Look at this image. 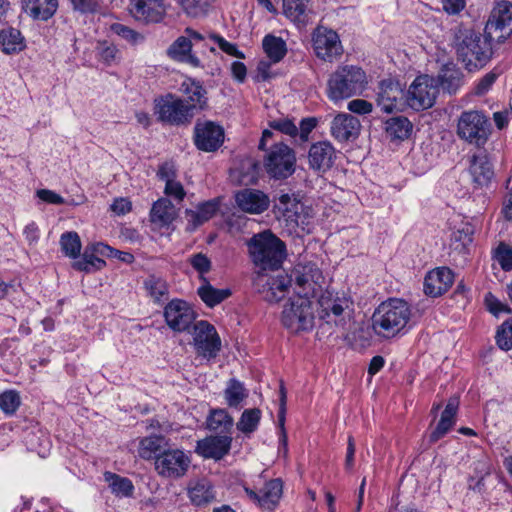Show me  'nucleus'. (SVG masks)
Returning <instances> with one entry per match:
<instances>
[{
    "mask_svg": "<svg viewBox=\"0 0 512 512\" xmlns=\"http://www.w3.org/2000/svg\"><path fill=\"white\" fill-rule=\"evenodd\" d=\"M411 318L409 304L398 298L382 302L372 315V328L381 338L390 339L402 333Z\"/></svg>",
    "mask_w": 512,
    "mask_h": 512,
    "instance_id": "nucleus-1",
    "label": "nucleus"
},
{
    "mask_svg": "<svg viewBox=\"0 0 512 512\" xmlns=\"http://www.w3.org/2000/svg\"><path fill=\"white\" fill-rule=\"evenodd\" d=\"M491 41L486 34L482 37L472 29L458 28L454 34L453 44L458 58L469 71H472L483 67L490 60Z\"/></svg>",
    "mask_w": 512,
    "mask_h": 512,
    "instance_id": "nucleus-2",
    "label": "nucleus"
},
{
    "mask_svg": "<svg viewBox=\"0 0 512 512\" xmlns=\"http://www.w3.org/2000/svg\"><path fill=\"white\" fill-rule=\"evenodd\" d=\"M252 262L262 269H277L286 255V247L271 231L255 234L247 243Z\"/></svg>",
    "mask_w": 512,
    "mask_h": 512,
    "instance_id": "nucleus-3",
    "label": "nucleus"
},
{
    "mask_svg": "<svg viewBox=\"0 0 512 512\" xmlns=\"http://www.w3.org/2000/svg\"><path fill=\"white\" fill-rule=\"evenodd\" d=\"M366 83V74L361 68L341 66L330 75L327 94L332 101H340L360 94Z\"/></svg>",
    "mask_w": 512,
    "mask_h": 512,
    "instance_id": "nucleus-4",
    "label": "nucleus"
},
{
    "mask_svg": "<svg viewBox=\"0 0 512 512\" xmlns=\"http://www.w3.org/2000/svg\"><path fill=\"white\" fill-rule=\"evenodd\" d=\"M313 303L300 292L289 297L281 313V323L292 333L310 331L314 326Z\"/></svg>",
    "mask_w": 512,
    "mask_h": 512,
    "instance_id": "nucleus-5",
    "label": "nucleus"
},
{
    "mask_svg": "<svg viewBox=\"0 0 512 512\" xmlns=\"http://www.w3.org/2000/svg\"><path fill=\"white\" fill-rule=\"evenodd\" d=\"M491 133L489 118L478 110H468L461 113L457 122V135L466 142L483 146Z\"/></svg>",
    "mask_w": 512,
    "mask_h": 512,
    "instance_id": "nucleus-6",
    "label": "nucleus"
},
{
    "mask_svg": "<svg viewBox=\"0 0 512 512\" xmlns=\"http://www.w3.org/2000/svg\"><path fill=\"white\" fill-rule=\"evenodd\" d=\"M154 111L159 121L174 126L190 124L195 115L193 108L172 93L156 98Z\"/></svg>",
    "mask_w": 512,
    "mask_h": 512,
    "instance_id": "nucleus-7",
    "label": "nucleus"
},
{
    "mask_svg": "<svg viewBox=\"0 0 512 512\" xmlns=\"http://www.w3.org/2000/svg\"><path fill=\"white\" fill-rule=\"evenodd\" d=\"M296 155L292 148L283 143L273 145L264 157L267 174L274 179L282 180L295 172Z\"/></svg>",
    "mask_w": 512,
    "mask_h": 512,
    "instance_id": "nucleus-8",
    "label": "nucleus"
},
{
    "mask_svg": "<svg viewBox=\"0 0 512 512\" xmlns=\"http://www.w3.org/2000/svg\"><path fill=\"white\" fill-rule=\"evenodd\" d=\"M192 340L196 354L205 359H214L221 351V338L216 328L207 321L201 320L194 324Z\"/></svg>",
    "mask_w": 512,
    "mask_h": 512,
    "instance_id": "nucleus-9",
    "label": "nucleus"
},
{
    "mask_svg": "<svg viewBox=\"0 0 512 512\" xmlns=\"http://www.w3.org/2000/svg\"><path fill=\"white\" fill-rule=\"evenodd\" d=\"M438 94L436 80L429 75L418 76L405 94V102L414 110L430 108Z\"/></svg>",
    "mask_w": 512,
    "mask_h": 512,
    "instance_id": "nucleus-10",
    "label": "nucleus"
},
{
    "mask_svg": "<svg viewBox=\"0 0 512 512\" xmlns=\"http://www.w3.org/2000/svg\"><path fill=\"white\" fill-rule=\"evenodd\" d=\"M512 32V4L499 1L492 9L485 26V34L498 43L503 42Z\"/></svg>",
    "mask_w": 512,
    "mask_h": 512,
    "instance_id": "nucleus-11",
    "label": "nucleus"
},
{
    "mask_svg": "<svg viewBox=\"0 0 512 512\" xmlns=\"http://www.w3.org/2000/svg\"><path fill=\"white\" fill-rule=\"evenodd\" d=\"M258 292L269 303H277L289 294L292 278L284 272L260 274L255 280Z\"/></svg>",
    "mask_w": 512,
    "mask_h": 512,
    "instance_id": "nucleus-12",
    "label": "nucleus"
},
{
    "mask_svg": "<svg viewBox=\"0 0 512 512\" xmlns=\"http://www.w3.org/2000/svg\"><path fill=\"white\" fill-rule=\"evenodd\" d=\"M190 463L189 455L183 450L166 449L156 456L155 469L162 477L178 479L186 474Z\"/></svg>",
    "mask_w": 512,
    "mask_h": 512,
    "instance_id": "nucleus-13",
    "label": "nucleus"
},
{
    "mask_svg": "<svg viewBox=\"0 0 512 512\" xmlns=\"http://www.w3.org/2000/svg\"><path fill=\"white\" fill-rule=\"evenodd\" d=\"M312 42L316 56L324 61H333L343 52L338 34L323 26L314 30Z\"/></svg>",
    "mask_w": 512,
    "mask_h": 512,
    "instance_id": "nucleus-14",
    "label": "nucleus"
},
{
    "mask_svg": "<svg viewBox=\"0 0 512 512\" xmlns=\"http://www.w3.org/2000/svg\"><path fill=\"white\" fill-rule=\"evenodd\" d=\"M169 7L167 0H131L129 11L135 20L149 24L161 22Z\"/></svg>",
    "mask_w": 512,
    "mask_h": 512,
    "instance_id": "nucleus-15",
    "label": "nucleus"
},
{
    "mask_svg": "<svg viewBox=\"0 0 512 512\" xmlns=\"http://www.w3.org/2000/svg\"><path fill=\"white\" fill-rule=\"evenodd\" d=\"M376 102L382 112L400 111L405 103V93L402 85L392 79L382 80L379 84Z\"/></svg>",
    "mask_w": 512,
    "mask_h": 512,
    "instance_id": "nucleus-16",
    "label": "nucleus"
},
{
    "mask_svg": "<svg viewBox=\"0 0 512 512\" xmlns=\"http://www.w3.org/2000/svg\"><path fill=\"white\" fill-rule=\"evenodd\" d=\"M289 277L292 278L295 289H299L297 292L307 297L314 294L316 286L319 285L323 279L320 269L316 264L311 262L298 263L295 265Z\"/></svg>",
    "mask_w": 512,
    "mask_h": 512,
    "instance_id": "nucleus-17",
    "label": "nucleus"
},
{
    "mask_svg": "<svg viewBox=\"0 0 512 512\" xmlns=\"http://www.w3.org/2000/svg\"><path fill=\"white\" fill-rule=\"evenodd\" d=\"M164 317L172 330L182 332L193 323L195 313L187 302L174 299L165 306Z\"/></svg>",
    "mask_w": 512,
    "mask_h": 512,
    "instance_id": "nucleus-18",
    "label": "nucleus"
},
{
    "mask_svg": "<svg viewBox=\"0 0 512 512\" xmlns=\"http://www.w3.org/2000/svg\"><path fill=\"white\" fill-rule=\"evenodd\" d=\"M319 305L321 307L324 315L322 317H327V322H330L334 317V322L336 325L344 326L346 317L350 318V312L352 310V301L343 295H323L319 300Z\"/></svg>",
    "mask_w": 512,
    "mask_h": 512,
    "instance_id": "nucleus-19",
    "label": "nucleus"
},
{
    "mask_svg": "<svg viewBox=\"0 0 512 512\" xmlns=\"http://www.w3.org/2000/svg\"><path fill=\"white\" fill-rule=\"evenodd\" d=\"M235 202L241 211L254 215L265 212L270 206L269 196L261 190L252 188L238 191Z\"/></svg>",
    "mask_w": 512,
    "mask_h": 512,
    "instance_id": "nucleus-20",
    "label": "nucleus"
},
{
    "mask_svg": "<svg viewBox=\"0 0 512 512\" xmlns=\"http://www.w3.org/2000/svg\"><path fill=\"white\" fill-rule=\"evenodd\" d=\"M224 140V131L221 126L207 121L195 126V145L206 152L217 150Z\"/></svg>",
    "mask_w": 512,
    "mask_h": 512,
    "instance_id": "nucleus-21",
    "label": "nucleus"
},
{
    "mask_svg": "<svg viewBox=\"0 0 512 512\" xmlns=\"http://www.w3.org/2000/svg\"><path fill=\"white\" fill-rule=\"evenodd\" d=\"M454 282V274L447 267H438L427 273L424 279V292L431 297L445 293Z\"/></svg>",
    "mask_w": 512,
    "mask_h": 512,
    "instance_id": "nucleus-22",
    "label": "nucleus"
},
{
    "mask_svg": "<svg viewBox=\"0 0 512 512\" xmlns=\"http://www.w3.org/2000/svg\"><path fill=\"white\" fill-rule=\"evenodd\" d=\"M337 157L336 150L330 142L321 141L314 143L308 154L310 167L318 172L329 170Z\"/></svg>",
    "mask_w": 512,
    "mask_h": 512,
    "instance_id": "nucleus-23",
    "label": "nucleus"
},
{
    "mask_svg": "<svg viewBox=\"0 0 512 512\" xmlns=\"http://www.w3.org/2000/svg\"><path fill=\"white\" fill-rule=\"evenodd\" d=\"M232 438L230 435L206 437L198 441L197 451L205 458L219 460L230 450Z\"/></svg>",
    "mask_w": 512,
    "mask_h": 512,
    "instance_id": "nucleus-24",
    "label": "nucleus"
},
{
    "mask_svg": "<svg viewBox=\"0 0 512 512\" xmlns=\"http://www.w3.org/2000/svg\"><path fill=\"white\" fill-rule=\"evenodd\" d=\"M331 134L340 141H348L356 138L360 131V122L358 118L351 114H338L331 122Z\"/></svg>",
    "mask_w": 512,
    "mask_h": 512,
    "instance_id": "nucleus-25",
    "label": "nucleus"
},
{
    "mask_svg": "<svg viewBox=\"0 0 512 512\" xmlns=\"http://www.w3.org/2000/svg\"><path fill=\"white\" fill-rule=\"evenodd\" d=\"M220 202L218 199H211L200 203L195 209L185 211V218L189 230H195L208 220H210L219 210Z\"/></svg>",
    "mask_w": 512,
    "mask_h": 512,
    "instance_id": "nucleus-26",
    "label": "nucleus"
},
{
    "mask_svg": "<svg viewBox=\"0 0 512 512\" xmlns=\"http://www.w3.org/2000/svg\"><path fill=\"white\" fill-rule=\"evenodd\" d=\"M180 91L185 95L183 100L193 108L194 114L206 108L207 92L199 82L187 78L182 82Z\"/></svg>",
    "mask_w": 512,
    "mask_h": 512,
    "instance_id": "nucleus-27",
    "label": "nucleus"
},
{
    "mask_svg": "<svg viewBox=\"0 0 512 512\" xmlns=\"http://www.w3.org/2000/svg\"><path fill=\"white\" fill-rule=\"evenodd\" d=\"M275 208L286 222L298 225L303 204L295 194H281L276 200Z\"/></svg>",
    "mask_w": 512,
    "mask_h": 512,
    "instance_id": "nucleus-28",
    "label": "nucleus"
},
{
    "mask_svg": "<svg viewBox=\"0 0 512 512\" xmlns=\"http://www.w3.org/2000/svg\"><path fill=\"white\" fill-rule=\"evenodd\" d=\"M458 399L450 398L445 409L441 413L440 420L430 434V442L435 443L444 437L455 425Z\"/></svg>",
    "mask_w": 512,
    "mask_h": 512,
    "instance_id": "nucleus-29",
    "label": "nucleus"
},
{
    "mask_svg": "<svg viewBox=\"0 0 512 512\" xmlns=\"http://www.w3.org/2000/svg\"><path fill=\"white\" fill-rule=\"evenodd\" d=\"M435 80L438 90L441 88L444 92L455 94L462 86L463 74L454 64L449 63L442 66Z\"/></svg>",
    "mask_w": 512,
    "mask_h": 512,
    "instance_id": "nucleus-30",
    "label": "nucleus"
},
{
    "mask_svg": "<svg viewBox=\"0 0 512 512\" xmlns=\"http://www.w3.org/2000/svg\"><path fill=\"white\" fill-rule=\"evenodd\" d=\"M24 11L35 20L47 21L57 11V0H22Z\"/></svg>",
    "mask_w": 512,
    "mask_h": 512,
    "instance_id": "nucleus-31",
    "label": "nucleus"
},
{
    "mask_svg": "<svg viewBox=\"0 0 512 512\" xmlns=\"http://www.w3.org/2000/svg\"><path fill=\"white\" fill-rule=\"evenodd\" d=\"M188 497L195 506H206L216 498L213 486L207 479L191 482L188 487Z\"/></svg>",
    "mask_w": 512,
    "mask_h": 512,
    "instance_id": "nucleus-32",
    "label": "nucleus"
},
{
    "mask_svg": "<svg viewBox=\"0 0 512 512\" xmlns=\"http://www.w3.org/2000/svg\"><path fill=\"white\" fill-rule=\"evenodd\" d=\"M469 170L473 181L479 186L488 184L493 176L492 165L485 153L472 156Z\"/></svg>",
    "mask_w": 512,
    "mask_h": 512,
    "instance_id": "nucleus-33",
    "label": "nucleus"
},
{
    "mask_svg": "<svg viewBox=\"0 0 512 512\" xmlns=\"http://www.w3.org/2000/svg\"><path fill=\"white\" fill-rule=\"evenodd\" d=\"M191 50L192 40H189L186 36H180L168 48V55L174 60L198 67L200 66V60L191 53Z\"/></svg>",
    "mask_w": 512,
    "mask_h": 512,
    "instance_id": "nucleus-34",
    "label": "nucleus"
},
{
    "mask_svg": "<svg viewBox=\"0 0 512 512\" xmlns=\"http://www.w3.org/2000/svg\"><path fill=\"white\" fill-rule=\"evenodd\" d=\"M176 218V208L167 198L156 201L150 212L151 222L160 226H168Z\"/></svg>",
    "mask_w": 512,
    "mask_h": 512,
    "instance_id": "nucleus-35",
    "label": "nucleus"
},
{
    "mask_svg": "<svg viewBox=\"0 0 512 512\" xmlns=\"http://www.w3.org/2000/svg\"><path fill=\"white\" fill-rule=\"evenodd\" d=\"M283 484L280 479L268 481L260 493V507L267 510L274 509L282 496Z\"/></svg>",
    "mask_w": 512,
    "mask_h": 512,
    "instance_id": "nucleus-36",
    "label": "nucleus"
},
{
    "mask_svg": "<svg viewBox=\"0 0 512 512\" xmlns=\"http://www.w3.org/2000/svg\"><path fill=\"white\" fill-rule=\"evenodd\" d=\"M103 476L112 494H114L116 497H132L134 493V485L129 478L122 477L116 473L109 471H106Z\"/></svg>",
    "mask_w": 512,
    "mask_h": 512,
    "instance_id": "nucleus-37",
    "label": "nucleus"
},
{
    "mask_svg": "<svg viewBox=\"0 0 512 512\" xmlns=\"http://www.w3.org/2000/svg\"><path fill=\"white\" fill-rule=\"evenodd\" d=\"M25 42L21 32L16 28L0 31V48L6 54H13L24 49Z\"/></svg>",
    "mask_w": 512,
    "mask_h": 512,
    "instance_id": "nucleus-38",
    "label": "nucleus"
},
{
    "mask_svg": "<svg viewBox=\"0 0 512 512\" xmlns=\"http://www.w3.org/2000/svg\"><path fill=\"white\" fill-rule=\"evenodd\" d=\"M167 446L168 443L165 437L152 435L140 441L138 453L141 458L149 460L153 457L156 458L163 450H166Z\"/></svg>",
    "mask_w": 512,
    "mask_h": 512,
    "instance_id": "nucleus-39",
    "label": "nucleus"
},
{
    "mask_svg": "<svg viewBox=\"0 0 512 512\" xmlns=\"http://www.w3.org/2000/svg\"><path fill=\"white\" fill-rule=\"evenodd\" d=\"M385 131L392 139L404 140L409 137L412 124L406 117H392L385 122Z\"/></svg>",
    "mask_w": 512,
    "mask_h": 512,
    "instance_id": "nucleus-40",
    "label": "nucleus"
},
{
    "mask_svg": "<svg viewBox=\"0 0 512 512\" xmlns=\"http://www.w3.org/2000/svg\"><path fill=\"white\" fill-rule=\"evenodd\" d=\"M267 57L273 62H280L287 53L286 42L281 37L267 35L262 42Z\"/></svg>",
    "mask_w": 512,
    "mask_h": 512,
    "instance_id": "nucleus-41",
    "label": "nucleus"
},
{
    "mask_svg": "<svg viewBox=\"0 0 512 512\" xmlns=\"http://www.w3.org/2000/svg\"><path fill=\"white\" fill-rule=\"evenodd\" d=\"M215 0H176L183 13L191 18H201L208 14Z\"/></svg>",
    "mask_w": 512,
    "mask_h": 512,
    "instance_id": "nucleus-42",
    "label": "nucleus"
},
{
    "mask_svg": "<svg viewBox=\"0 0 512 512\" xmlns=\"http://www.w3.org/2000/svg\"><path fill=\"white\" fill-rule=\"evenodd\" d=\"M197 293L201 300L211 308L220 304L231 295V291L229 289H217L208 282L201 285L198 288Z\"/></svg>",
    "mask_w": 512,
    "mask_h": 512,
    "instance_id": "nucleus-43",
    "label": "nucleus"
},
{
    "mask_svg": "<svg viewBox=\"0 0 512 512\" xmlns=\"http://www.w3.org/2000/svg\"><path fill=\"white\" fill-rule=\"evenodd\" d=\"M259 164L252 158H245L241 161L240 167L237 168L233 174H237L239 184L249 185L253 184L258 179Z\"/></svg>",
    "mask_w": 512,
    "mask_h": 512,
    "instance_id": "nucleus-44",
    "label": "nucleus"
},
{
    "mask_svg": "<svg viewBox=\"0 0 512 512\" xmlns=\"http://www.w3.org/2000/svg\"><path fill=\"white\" fill-rule=\"evenodd\" d=\"M208 428L221 433H229L233 418L224 409H215L207 419Z\"/></svg>",
    "mask_w": 512,
    "mask_h": 512,
    "instance_id": "nucleus-45",
    "label": "nucleus"
},
{
    "mask_svg": "<svg viewBox=\"0 0 512 512\" xmlns=\"http://www.w3.org/2000/svg\"><path fill=\"white\" fill-rule=\"evenodd\" d=\"M62 252L70 258L76 259L80 256L82 244L79 235L74 232H65L60 237Z\"/></svg>",
    "mask_w": 512,
    "mask_h": 512,
    "instance_id": "nucleus-46",
    "label": "nucleus"
},
{
    "mask_svg": "<svg viewBox=\"0 0 512 512\" xmlns=\"http://www.w3.org/2000/svg\"><path fill=\"white\" fill-rule=\"evenodd\" d=\"M473 471L474 476H471L470 481H473L474 478H477V481L475 484H470L469 487L474 491L482 492L484 487V478L491 473L490 461L485 457L478 459L473 463Z\"/></svg>",
    "mask_w": 512,
    "mask_h": 512,
    "instance_id": "nucleus-47",
    "label": "nucleus"
},
{
    "mask_svg": "<svg viewBox=\"0 0 512 512\" xmlns=\"http://www.w3.org/2000/svg\"><path fill=\"white\" fill-rule=\"evenodd\" d=\"M28 449L37 452L41 457H44L50 450L51 444L48 437L40 430L37 432H30L25 437Z\"/></svg>",
    "mask_w": 512,
    "mask_h": 512,
    "instance_id": "nucleus-48",
    "label": "nucleus"
},
{
    "mask_svg": "<svg viewBox=\"0 0 512 512\" xmlns=\"http://www.w3.org/2000/svg\"><path fill=\"white\" fill-rule=\"evenodd\" d=\"M454 223V231L452 233L451 239L454 242H459L463 247L470 244L473 240L472 236L474 234V227L471 223L461 220L459 224L455 220Z\"/></svg>",
    "mask_w": 512,
    "mask_h": 512,
    "instance_id": "nucleus-49",
    "label": "nucleus"
},
{
    "mask_svg": "<svg viewBox=\"0 0 512 512\" xmlns=\"http://www.w3.org/2000/svg\"><path fill=\"white\" fill-rule=\"evenodd\" d=\"M261 411L257 408L245 410L237 423V428L243 433H251L258 427Z\"/></svg>",
    "mask_w": 512,
    "mask_h": 512,
    "instance_id": "nucleus-50",
    "label": "nucleus"
},
{
    "mask_svg": "<svg viewBox=\"0 0 512 512\" xmlns=\"http://www.w3.org/2000/svg\"><path fill=\"white\" fill-rule=\"evenodd\" d=\"M105 261L95 256L93 253L84 252L81 259L73 263V268L78 271L93 272L104 267Z\"/></svg>",
    "mask_w": 512,
    "mask_h": 512,
    "instance_id": "nucleus-51",
    "label": "nucleus"
},
{
    "mask_svg": "<svg viewBox=\"0 0 512 512\" xmlns=\"http://www.w3.org/2000/svg\"><path fill=\"white\" fill-rule=\"evenodd\" d=\"M310 0H283L284 13L293 21H303Z\"/></svg>",
    "mask_w": 512,
    "mask_h": 512,
    "instance_id": "nucleus-52",
    "label": "nucleus"
},
{
    "mask_svg": "<svg viewBox=\"0 0 512 512\" xmlns=\"http://www.w3.org/2000/svg\"><path fill=\"white\" fill-rule=\"evenodd\" d=\"M145 288L155 302L162 301L168 294V285L166 281L154 276L145 281Z\"/></svg>",
    "mask_w": 512,
    "mask_h": 512,
    "instance_id": "nucleus-53",
    "label": "nucleus"
},
{
    "mask_svg": "<svg viewBox=\"0 0 512 512\" xmlns=\"http://www.w3.org/2000/svg\"><path fill=\"white\" fill-rule=\"evenodd\" d=\"M246 397L245 388L237 380H231L225 390V399L230 407H238Z\"/></svg>",
    "mask_w": 512,
    "mask_h": 512,
    "instance_id": "nucleus-54",
    "label": "nucleus"
},
{
    "mask_svg": "<svg viewBox=\"0 0 512 512\" xmlns=\"http://www.w3.org/2000/svg\"><path fill=\"white\" fill-rule=\"evenodd\" d=\"M93 252L108 257L118 258L125 263H132L134 261V256L131 253L119 251L104 243H97L93 245Z\"/></svg>",
    "mask_w": 512,
    "mask_h": 512,
    "instance_id": "nucleus-55",
    "label": "nucleus"
},
{
    "mask_svg": "<svg viewBox=\"0 0 512 512\" xmlns=\"http://www.w3.org/2000/svg\"><path fill=\"white\" fill-rule=\"evenodd\" d=\"M20 405V396L15 391H5L0 394V409L6 414H13Z\"/></svg>",
    "mask_w": 512,
    "mask_h": 512,
    "instance_id": "nucleus-56",
    "label": "nucleus"
},
{
    "mask_svg": "<svg viewBox=\"0 0 512 512\" xmlns=\"http://www.w3.org/2000/svg\"><path fill=\"white\" fill-rule=\"evenodd\" d=\"M494 258L504 271L512 270V247L500 243L495 250Z\"/></svg>",
    "mask_w": 512,
    "mask_h": 512,
    "instance_id": "nucleus-57",
    "label": "nucleus"
},
{
    "mask_svg": "<svg viewBox=\"0 0 512 512\" xmlns=\"http://www.w3.org/2000/svg\"><path fill=\"white\" fill-rule=\"evenodd\" d=\"M111 30L115 34H117L118 36H120L121 38H123L124 40L133 45L138 44L144 39L140 33L120 23L113 24L111 26Z\"/></svg>",
    "mask_w": 512,
    "mask_h": 512,
    "instance_id": "nucleus-58",
    "label": "nucleus"
},
{
    "mask_svg": "<svg viewBox=\"0 0 512 512\" xmlns=\"http://www.w3.org/2000/svg\"><path fill=\"white\" fill-rule=\"evenodd\" d=\"M22 292L21 284L16 281L9 283L0 281V299H9L11 302L20 301V294Z\"/></svg>",
    "mask_w": 512,
    "mask_h": 512,
    "instance_id": "nucleus-59",
    "label": "nucleus"
},
{
    "mask_svg": "<svg viewBox=\"0 0 512 512\" xmlns=\"http://www.w3.org/2000/svg\"><path fill=\"white\" fill-rule=\"evenodd\" d=\"M497 345L505 351L512 349V320L502 324L496 334Z\"/></svg>",
    "mask_w": 512,
    "mask_h": 512,
    "instance_id": "nucleus-60",
    "label": "nucleus"
},
{
    "mask_svg": "<svg viewBox=\"0 0 512 512\" xmlns=\"http://www.w3.org/2000/svg\"><path fill=\"white\" fill-rule=\"evenodd\" d=\"M97 52L100 59L108 65L112 64L118 59L119 50L117 47L114 44H110L106 41L98 43Z\"/></svg>",
    "mask_w": 512,
    "mask_h": 512,
    "instance_id": "nucleus-61",
    "label": "nucleus"
},
{
    "mask_svg": "<svg viewBox=\"0 0 512 512\" xmlns=\"http://www.w3.org/2000/svg\"><path fill=\"white\" fill-rule=\"evenodd\" d=\"M73 9L81 13H95L102 4V0H69Z\"/></svg>",
    "mask_w": 512,
    "mask_h": 512,
    "instance_id": "nucleus-62",
    "label": "nucleus"
},
{
    "mask_svg": "<svg viewBox=\"0 0 512 512\" xmlns=\"http://www.w3.org/2000/svg\"><path fill=\"white\" fill-rule=\"evenodd\" d=\"M270 127L289 136H296L297 126L289 119H277L270 122Z\"/></svg>",
    "mask_w": 512,
    "mask_h": 512,
    "instance_id": "nucleus-63",
    "label": "nucleus"
},
{
    "mask_svg": "<svg viewBox=\"0 0 512 512\" xmlns=\"http://www.w3.org/2000/svg\"><path fill=\"white\" fill-rule=\"evenodd\" d=\"M189 262L192 267L201 275L209 272L211 269V262L209 258L202 253L191 256Z\"/></svg>",
    "mask_w": 512,
    "mask_h": 512,
    "instance_id": "nucleus-64",
    "label": "nucleus"
}]
</instances>
